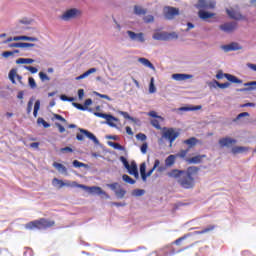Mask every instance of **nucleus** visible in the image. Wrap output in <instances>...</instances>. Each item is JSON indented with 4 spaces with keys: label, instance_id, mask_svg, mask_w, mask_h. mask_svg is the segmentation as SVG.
Here are the masks:
<instances>
[{
    "label": "nucleus",
    "instance_id": "f257e3e1",
    "mask_svg": "<svg viewBox=\"0 0 256 256\" xmlns=\"http://www.w3.org/2000/svg\"><path fill=\"white\" fill-rule=\"evenodd\" d=\"M197 175H199V167L197 166H190L186 171L172 169L167 172V177L170 179H178V183L183 189H193Z\"/></svg>",
    "mask_w": 256,
    "mask_h": 256
},
{
    "label": "nucleus",
    "instance_id": "c85d7f7f",
    "mask_svg": "<svg viewBox=\"0 0 256 256\" xmlns=\"http://www.w3.org/2000/svg\"><path fill=\"white\" fill-rule=\"evenodd\" d=\"M177 159V156L171 154L165 159V166L166 167H173L175 165V161Z\"/></svg>",
    "mask_w": 256,
    "mask_h": 256
},
{
    "label": "nucleus",
    "instance_id": "39448f33",
    "mask_svg": "<svg viewBox=\"0 0 256 256\" xmlns=\"http://www.w3.org/2000/svg\"><path fill=\"white\" fill-rule=\"evenodd\" d=\"M72 187H78V189H84L85 191H89V193H93L95 195H104L105 197H109V195H107V192L103 191V189H101V187H98V186L89 187L83 184H78L77 182H73Z\"/></svg>",
    "mask_w": 256,
    "mask_h": 256
},
{
    "label": "nucleus",
    "instance_id": "7ed1b4c3",
    "mask_svg": "<svg viewBox=\"0 0 256 256\" xmlns=\"http://www.w3.org/2000/svg\"><path fill=\"white\" fill-rule=\"evenodd\" d=\"M179 137V132L174 128H163L162 137L158 140L159 145H163V139L169 141V146L173 147V142Z\"/></svg>",
    "mask_w": 256,
    "mask_h": 256
},
{
    "label": "nucleus",
    "instance_id": "864d4df0",
    "mask_svg": "<svg viewBox=\"0 0 256 256\" xmlns=\"http://www.w3.org/2000/svg\"><path fill=\"white\" fill-rule=\"evenodd\" d=\"M27 114H31V111H33V100H29L26 108Z\"/></svg>",
    "mask_w": 256,
    "mask_h": 256
},
{
    "label": "nucleus",
    "instance_id": "3c124183",
    "mask_svg": "<svg viewBox=\"0 0 256 256\" xmlns=\"http://www.w3.org/2000/svg\"><path fill=\"white\" fill-rule=\"evenodd\" d=\"M24 69H26V71H30V73L32 74H35L37 73V71H39V69L33 66H24Z\"/></svg>",
    "mask_w": 256,
    "mask_h": 256
},
{
    "label": "nucleus",
    "instance_id": "473e14b6",
    "mask_svg": "<svg viewBox=\"0 0 256 256\" xmlns=\"http://www.w3.org/2000/svg\"><path fill=\"white\" fill-rule=\"evenodd\" d=\"M216 227V225H210L201 231H196V235H205V233H211V231H214Z\"/></svg>",
    "mask_w": 256,
    "mask_h": 256
},
{
    "label": "nucleus",
    "instance_id": "5fc2aeb1",
    "mask_svg": "<svg viewBox=\"0 0 256 256\" xmlns=\"http://www.w3.org/2000/svg\"><path fill=\"white\" fill-rule=\"evenodd\" d=\"M149 148V145L147 144V142L143 143L140 147V151L141 153H143V155H145V153H147V149Z\"/></svg>",
    "mask_w": 256,
    "mask_h": 256
},
{
    "label": "nucleus",
    "instance_id": "49530a36",
    "mask_svg": "<svg viewBox=\"0 0 256 256\" xmlns=\"http://www.w3.org/2000/svg\"><path fill=\"white\" fill-rule=\"evenodd\" d=\"M217 87H219V89H227V87H229L231 85V83L226 82V83H219L218 81H215Z\"/></svg>",
    "mask_w": 256,
    "mask_h": 256
},
{
    "label": "nucleus",
    "instance_id": "a878e982",
    "mask_svg": "<svg viewBox=\"0 0 256 256\" xmlns=\"http://www.w3.org/2000/svg\"><path fill=\"white\" fill-rule=\"evenodd\" d=\"M198 17H199L200 19H203V20H205V19H211V17H215V13H209V12H207V11L200 10V11L198 12Z\"/></svg>",
    "mask_w": 256,
    "mask_h": 256
},
{
    "label": "nucleus",
    "instance_id": "f704fd0d",
    "mask_svg": "<svg viewBox=\"0 0 256 256\" xmlns=\"http://www.w3.org/2000/svg\"><path fill=\"white\" fill-rule=\"evenodd\" d=\"M134 13H135V15H146L147 10L144 9L143 7H141V6L135 5L134 6Z\"/></svg>",
    "mask_w": 256,
    "mask_h": 256
},
{
    "label": "nucleus",
    "instance_id": "680f3d73",
    "mask_svg": "<svg viewBox=\"0 0 256 256\" xmlns=\"http://www.w3.org/2000/svg\"><path fill=\"white\" fill-rule=\"evenodd\" d=\"M61 153H73V150L71 147L67 146L60 149Z\"/></svg>",
    "mask_w": 256,
    "mask_h": 256
},
{
    "label": "nucleus",
    "instance_id": "a18cd8bd",
    "mask_svg": "<svg viewBox=\"0 0 256 256\" xmlns=\"http://www.w3.org/2000/svg\"><path fill=\"white\" fill-rule=\"evenodd\" d=\"M28 83L31 89H37V83L35 82V79L33 77L28 78Z\"/></svg>",
    "mask_w": 256,
    "mask_h": 256
},
{
    "label": "nucleus",
    "instance_id": "79ce46f5",
    "mask_svg": "<svg viewBox=\"0 0 256 256\" xmlns=\"http://www.w3.org/2000/svg\"><path fill=\"white\" fill-rule=\"evenodd\" d=\"M15 53H19V50L5 51L2 53V57H5V59H7L8 57H11V55H15Z\"/></svg>",
    "mask_w": 256,
    "mask_h": 256
},
{
    "label": "nucleus",
    "instance_id": "c03bdc74",
    "mask_svg": "<svg viewBox=\"0 0 256 256\" xmlns=\"http://www.w3.org/2000/svg\"><path fill=\"white\" fill-rule=\"evenodd\" d=\"M110 147H113L114 149H118V151H123V146L121 144L116 142H109Z\"/></svg>",
    "mask_w": 256,
    "mask_h": 256
},
{
    "label": "nucleus",
    "instance_id": "774afa93",
    "mask_svg": "<svg viewBox=\"0 0 256 256\" xmlns=\"http://www.w3.org/2000/svg\"><path fill=\"white\" fill-rule=\"evenodd\" d=\"M56 127L58 128L59 133H65V127H63V125L56 123Z\"/></svg>",
    "mask_w": 256,
    "mask_h": 256
},
{
    "label": "nucleus",
    "instance_id": "13d9d810",
    "mask_svg": "<svg viewBox=\"0 0 256 256\" xmlns=\"http://www.w3.org/2000/svg\"><path fill=\"white\" fill-rule=\"evenodd\" d=\"M244 87H251L250 89H256V81L247 82L244 84Z\"/></svg>",
    "mask_w": 256,
    "mask_h": 256
},
{
    "label": "nucleus",
    "instance_id": "4d7b16f0",
    "mask_svg": "<svg viewBox=\"0 0 256 256\" xmlns=\"http://www.w3.org/2000/svg\"><path fill=\"white\" fill-rule=\"evenodd\" d=\"M154 20H155V18L153 17V15H148V16L144 17L145 23H153Z\"/></svg>",
    "mask_w": 256,
    "mask_h": 256
},
{
    "label": "nucleus",
    "instance_id": "cd10ccee",
    "mask_svg": "<svg viewBox=\"0 0 256 256\" xmlns=\"http://www.w3.org/2000/svg\"><path fill=\"white\" fill-rule=\"evenodd\" d=\"M31 63H35V60L32 58H19L16 60L17 65H31Z\"/></svg>",
    "mask_w": 256,
    "mask_h": 256
},
{
    "label": "nucleus",
    "instance_id": "f8f14e48",
    "mask_svg": "<svg viewBox=\"0 0 256 256\" xmlns=\"http://www.w3.org/2000/svg\"><path fill=\"white\" fill-rule=\"evenodd\" d=\"M227 15L230 17V19H235L236 21H240V19H243V15H241V12H239V8H231L226 9Z\"/></svg>",
    "mask_w": 256,
    "mask_h": 256
},
{
    "label": "nucleus",
    "instance_id": "bb28decb",
    "mask_svg": "<svg viewBox=\"0 0 256 256\" xmlns=\"http://www.w3.org/2000/svg\"><path fill=\"white\" fill-rule=\"evenodd\" d=\"M92 73H97V68H90L86 72H84L82 75L76 77V81H81V79H85V77H89V75H92Z\"/></svg>",
    "mask_w": 256,
    "mask_h": 256
},
{
    "label": "nucleus",
    "instance_id": "20e7f679",
    "mask_svg": "<svg viewBox=\"0 0 256 256\" xmlns=\"http://www.w3.org/2000/svg\"><path fill=\"white\" fill-rule=\"evenodd\" d=\"M159 165H161V161H159V159H156L154 161V166L148 172H146L147 165L145 163H142L140 165V175L142 177V180L147 181V177H151L153 175V171H155L157 167H159Z\"/></svg>",
    "mask_w": 256,
    "mask_h": 256
},
{
    "label": "nucleus",
    "instance_id": "052dcab7",
    "mask_svg": "<svg viewBox=\"0 0 256 256\" xmlns=\"http://www.w3.org/2000/svg\"><path fill=\"white\" fill-rule=\"evenodd\" d=\"M97 97H100V99H107V101H111V97H109L106 94H101L99 92H96Z\"/></svg>",
    "mask_w": 256,
    "mask_h": 256
},
{
    "label": "nucleus",
    "instance_id": "6e6d98bb",
    "mask_svg": "<svg viewBox=\"0 0 256 256\" xmlns=\"http://www.w3.org/2000/svg\"><path fill=\"white\" fill-rule=\"evenodd\" d=\"M136 139H138L139 141H147V135H145L143 133H138L136 135Z\"/></svg>",
    "mask_w": 256,
    "mask_h": 256
},
{
    "label": "nucleus",
    "instance_id": "1a4fd4ad",
    "mask_svg": "<svg viewBox=\"0 0 256 256\" xmlns=\"http://www.w3.org/2000/svg\"><path fill=\"white\" fill-rule=\"evenodd\" d=\"M177 15H179V8L168 6L164 9V17L168 20L175 19Z\"/></svg>",
    "mask_w": 256,
    "mask_h": 256
},
{
    "label": "nucleus",
    "instance_id": "603ef678",
    "mask_svg": "<svg viewBox=\"0 0 256 256\" xmlns=\"http://www.w3.org/2000/svg\"><path fill=\"white\" fill-rule=\"evenodd\" d=\"M187 153H189V148H187L186 150H181L178 153V157H181V159H185V157H187Z\"/></svg>",
    "mask_w": 256,
    "mask_h": 256
},
{
    "label": "nucleus",
    "instance_id": "de8ad7c7",
    "mask_svg": "<svg viewBox=\"0 0 256 256\" xmlns=\"http://www.w3.org/2000/svg\"><path fill=\"white\" fill-rule=\"evenodd\" d=\"M148 115L149 117H154V119H159V121H164L163 117L157 115V112L155 111H150Z\"/></svg>",
    "mask_w": 256,
    "mask_h": 256
},
{
    "label": "nucleus",
    "instance_id": "09e8293b",
    "mask_svg": "<svg viewBox=\"0 0 256 256\" xmlns=\"http://www.w3.org/2000/svg\"><path fill=\"white\" fill-rule=\"evenodd\" d=\"M73 107H75L76 109H79V111H87V107L77 103V102H73L72 103Z\"/></svg>",
    "mask_w": 256,
    "mask_h": 256
},
{
    "label": "nucleus",
    "instance_id": "6ab92c4d",
    "mask_svg": "<svg viewBox=\"0 0 256 256\" xmlns=\"http://www.w3.org/2000/svg\"><path fill=\"white\" fill-rule=\"evenodd\" d=\"M172 79H174V81H187V79H193V75L176 73L172 75Z\"/></svg>",
    "mask_w": 256,
    "mask_h": 256
},
{
    "label": "nucleus",
    "instance_id": "c756f323",
    "mask_svg": "<svg viewBox=\"0 0 256 256\" xmlns=\"http://www.w3.org/2000/svg\"><path fill=\"white\" fill-rule=\"evenodd\" d=\"M52 166L59 172V173H65L67 174V167L65 165L59 163V162H54Z\"/></svg>",
    "mask_w": 256,
    "mask_h": 256
},
{
    "label": "nucleus",
    "instance_id": "72a5a7b5",
    "mask_svg": "<svg viewBox=\"0 0 256 256\" xmlns=\"http://www.w3.org/2000/svg\"><path fill=\"white\" fill-rule=\"evenodd\" d=\"M15 41H37V38L35 37H29V36H15Z\"/></svg>",
    "mask_w": 256,
    "mask_h": 256
},
{
    "label": "nucleus",
    "instance_id": "a211bd4d",
    "mask_svg": "<svg viewBox=\"0 0 256 256\" xmlns=\"http://www.w3.org/2000/svg\"><path fill=\"white\" fill-rule=\"evenodd\" d=\"M8 77H9L11 83H13V84L16 83L15 78L17 79V81H19V83H23V82H21L23 77L21 75L17 74V69H15V68L10 70Z\"/></svg>",
    "mask_w": 256,
    "mask_h": 256
},
{
    "label": "nucleus",
    "instance_id": "ddd939ff",
    "mask_svg": "<svg viewBox=\"0 0 256 256\" xmlns=\"http://www.w3.org/2000/svg\"><path fill=\"white\" fill-rule=\"evenodd\" d=\"M127 35H129V37H130V39H132V41H139L140 43H145V35L142 32L135 33L131 30H128Z\"/></svg>",
    "mask_w": 256,
    "mask_h": 256
},
{
    "label": "nucleus",
    "instance_id": "e2e57ef3",
    "mask_svg": "<svg viewBox=\"0 0 256 256\" xmlns=\"http://www.w3.org/2000/svg\"><path fill=\"white\" fill-rule=\"evenodd\" d=\"M83 97H85V90L79 89V90H78V99H79L80 101H82V100H83Z\"/></svg>",
    "mask_w": 256,
    "mask_h": 256
},
{
    "label": "nucleus",
    "instance_id": "4c0bfd02",
    "mask_svg": "<svg viewBox=\"0 0 256 256\" xmlns=\"http://www.w3.org/2000/svg\"><path fill=\"white\" fill-rule=\"evenodd\" d=\"M123 181H125V183H129V185H135V180H133V178H131L129 175L124 174L122 176Z\"/></svg>",
    "mask_w": 256,
    "mask_h": 256
},
{
    "label": "nucleus",
    "instance_id": "423d86ee",
    "mask_svg": "<svg viewBox=\"0 0 256 256\" xmlns=\"http://www.w3.org/2000/svg\"><path fill=\"white\" fill-rule=\"evenodd\" d=\"M178 35L175 32H157L153 35V39L156 41H171V39H178Z\"/></svg>",
    "mask_w": 256,
    "mask_h": 256
},
{
    "label": "nucleus",
    "instance_id": "6e6552de",
    "mask_svg": "<svg viewBox=\"0 0 256 256\" xmlns=\"http://www.w3.org/2000/svg\"><path fill=\"white\" fill-rule=\"evenodd\" d=\"M94 115L96 117H100V119H106L107 124L110 127H115V123H113V121H119V119H117L116 117H114L111 114H104V113H101V112H95Z\"/></svg>",
    "mask_w": 256,
    "mask_h": 256
},
{
    "label": "nucleus",
    "instance_id": "b1692460",
    "mask_svg": "<svg viewBox=\"0 0 256 256\" xmlns=\"http://www.w3.org/2000/svg\"><path fill=\"white\" fill-rule=\"evenodd\" d=\"M52 185L54 187H57V185H58V189H63V187H70L71 186L70 184H67V183L63 182V180H60L58 178H54L52 180Z\"/></svg>",
    "mask_w": 256,
    "mask_h": 256
},
{
    "label": "nucleus",
    "instance_id": "2eb2a0df",
    "mask_svg": "<svg viewBox=\"0 0 256 256\" xmlns=\"http://www.w3.org/2000/svg\"><path fill=\"white\" fill-rule=\"evenodd\" d=\"M207 155L202 154V155H196L191 158H187L186 162L188 165H198V163H203V159H205Z\"/></svg>",
    "mask_w": 256,
    "mask_h": 256
},
{
    "label": "nucleus",
    "instance_id": "0eeeda50",
    "mask_svg": "<svg viewBox=\"0 0 256 256\" xmlns=\"http://www.w3.org/2000/svg\"><path fill=\"white\" fill-rule=\"evenodd\" d=\"M80 133L82 134H77L76 135V139L78 141H83L85 139V137L83 135H85L88 139H90L91 141H93V143H95V145H99V139H97V136L94 135L93 133L89 132L88 130H85L83 128L79 129Z\"/></svg>",
    "mask_w": 256,
    "mask_h": 256
},
{
    "label": "nucleus",
    "instance_id": "58836bf2",
    "mask_svg": "<svg viewBox=\"0 0 256 256\" xmlns=\"http://www.w3.org/2000/svg\"><path fill=\"white\" fill-rule=\"evenodd\" d=\"M157 88L155 87V78H151L149 85V93H156Z\"/></svg>",
    "mask_w": 256,
    "mask_h": 256
},
{
    "label": "nucleus",
    "instance_id": "bf43d9fd",
    "mask_svg": "<svg viewBox=\"0 0 256 256\" xmlns=\"http://www.w3.org/2000/svg\"><path fill=\"white\" fill-rule=\"evenodd\" d=\"M242 117H249V113L248 112H242V113L238 114L234 121H239V119H242Z\"/></svg>",
    "mask_w": 256,
    "mask_h": 256
},
{
    "label": "nucleus",
    "instance_id": "aec40b11",
    "mask_svg": "<svg viewBox=\"0 0 256 256\" xmlns=\"http://www.w3.org/2000/svg\"><path fill=\"white\" fill-rule=\"evenodd\" d=\"M224 51L229 52V51H239L242 49V47L239 45L237 42H232L228 45L223 46Z\"/></svg>",
    "mask_w": 256,
    "mask_h": 256
},
{
    "label": "nucleus",
    "instance_id": "0e129e2a",
    "mask_svg": "<svg viewBox=\"0 0 256 256\" xmlns=\"http://www.w3.org/2000/svg\"><path fill=\"white\" fill-rule=\"evenodd\" d=\"M187 237H189V234L188 235H184L180 238H178L177 240H175V245H179L181 243V241H184V239H187Z\"/></svg>",
    "mask_w": 256,
    "mask_h": 256
},
{
    "label": "nucleus",
    "instance_id": "5701e85b",
    "mask_svg": "<svg viewBox=\"0 0 256 256\" xmlns=\"http://www.w3.org/2000/svg\"><path fill=\"white\" fill-rule=\"evenodd\" d=\"M184 145H188V149H193L195 145L199 143V140L195 137H191L183 141Z\"/></svg>",
    "mask_w": 256,
    "mask_h": 256
},
{
    "label": "nucleus",
    "instance_id": "412c9836",
    "mask_svg": "<svg viewBox=\"0 0 256 256\" xmlns=\"http://www.w3.org/2000/svg\"><path fill=\"white\" fill-rule=\"evenodd\" d=\"M130 175H133L136 179H139V171L137 170V164L132 163L126 167Z\"/></svg>",
    "mask_w": 256,
    "mask_h": 256
},
{
    "label": "nucleus",
    "instance_id": "37998d69",
    "mask_svg": "<svg viewBox=\"0 0 256 256\" xmlns=\"http://www.w3.org/2000/svg\"><path fill=\"white\" fill-rule=\"evenodd\" d=\"M39 77L43 83H45V81H51V78L44 72H40Z\"/></svg>",
    "mask_w": 256,
    "mask_h": 256
},
{
    "label": "nucleus",
    "instance_id": "7c9ffc66",
    "mask_svg": "<svg viewBox=\"0 0 256 256\" xmlns=\"http://www.w3.org/2000/svg\"><path fill=\"white\" fill-rule=\"evenodd\" d=\"M245 151H249V148L244 146H235L232 148L233 155H239V153H245Z\"/></svg>",
    "mask_w": 256,
    "mask_h": 256
},
{
    "label": "nucleus",
    "instance_id": "9b49d317",
    "mask_svg": "<svg viewBox=\"0 0 256 256\" xmlns=\"http://www.w3.org/2000/svg\"><path fill=\"white\" fill-rule=\"evenodd\" d=\"M107 186L109 187V189L115 192V195L116 197H118V199H123V197H125V194L127 193V191H125V189L123 188L117 190V187H119V183L117 182L108 184Z\"/></svg>",
    "mask_w": 256,
    "mask_h": 256
},
{
    "label": "nucleus",
    "instance_id": "a19ab883",
    "mask_svg": "<svg viewBox=\"0 0 256 256\" xmlns=\"http://www.w3.org/2000/svg\"><path fill=\"white\" fill-rule=\"evenodd\" d=\"M201 109V105L194 106L192 108L189 107H182L180 108V111H199Z\"/></svg>",
    "mask_w": 256,
    "mask_h": 256
},
{
    "label": "nucleus",
    "instance_id": "4468645a",
    "mask_svg": "<svg viewBox=\"0 0 256 256\" xmlns=\"http://www.w3.org/2000/svg\"><path fill=\"white\" fill-rule=\"evenodd\" d=\"M221 31H224V33H233L235 29H237V23L236 22H228L220 25Z\"/></svg>",
    "mask_w": 256,
    "mask_h": 256
},
{
    "label": "nucleus",
    "instance_id": "c9c22d12",
    "mask_svg": "<svg viewBox=\"0 0 256 256\" xmlns=\"http://www.w3.org/2000/svg\"><path fill=\"white\" fill-rule=\"evenodd\" d=\"M37 123H38L39 125H43V128H44V129H49V127H51V124L47 123V121H45V119H43L42 117H39V118L37 119Z\"/></svg>",
    "mask_w": 256,
    "mask_h": 256
},
{
    "label": "nucleus",
    "instance_id": "338daca9",
    "mask_svg": "<svg viewBox=\"0 0 256 256\" xmlns=\"http://www.w3.org/2000/svg\"><path fill=\"white\" fill-rule=\"evenodd\" d=\"M136 197H141V195L145 194V190L137 189L134 191Z\"/></svg>",
    "mask_w": 256,
    "mask_h": 256
},
{
    "label": "nucleus",
    "instance_id": "393cba45",
    "mask_svg": "<svg viewBox=\"0 0 256 256\" xmlns=\"http://www.w3.org/2000/svg\"><path fill=\"white\" fill-rule=\"evenodd\" d=\"M138 62L144 65V67H148L149 69H152V71H155V66L153 65V63H151V61H149V59L139 58Z\"/></svg>",
    "mask_w": 256,
    "mask_h": 256
},
{
    "label": "nucleus",
    "instance_id": "8fccbe9b",
    "mask_svg": "<svg viewBox=\"0 0 256 256\" xmlns=\"http://www.w3.org/2000/svg\"><path fill=\"white\" fill-rule=\"evenodd\" d=\"M87 165L83 162H80L78 160H74L73 161V167H76V168H81V167H86Z\"/></svg>",
    "mask_w": 256,
    "mask_h": 256
},
{
    "label": "nucleus",
    "instance_id": "f3484780",
    "mask_svg": "<svg viewBox=\"0 0 256 256\" xmlns=\"http://www.w3.org/2000/svg\"><path fill=\"white\" fill-rule=\"evenodd\" d=\"M77 13H79V10H77L75 8L67 10L62 15V19H64V21H69V19H75V17H77Z\"/></svg>",
    "mask_w": 256,
    "mask_h": 256
},
{
    "label": "nucleus",
    "instance_id": "4be33fe9",
    "mask_svg": "<svg viewBox=\"0 0 256 256\" xmlns=\"http://www.w3.org/2000/svg\"><path fill=\"white\" fill-rule=\"evenodd\" d=\"M8 47H16L20 49H25V47H35V44L27 43V42H17V43H11Z\"/></svg>",
    "mask_w": 256,
    "mask_h": 256
},
{
    "label": "nucleus",
    "instance_id": "2f4dec72",
    "mask_svg": "<svg viewBox=\"0 0 256 256\" xmlns=\"http://www.w3.org/2000/svg\"><path fill=\"white\" fill-rule=\"evenodd\" d=\"M225 76V79H227L228 81H230V83H237V84H241L243 83V81L239 78H237L236 76L234 75H231V74H224Z\"/></svg>",
    "mask_w": 256,
    "mask_h": 256
},
{
    "label": "nucleus",
    "instance_id": "9d476101",
    "mask_svg": "<svg viewBox=\"0 0 256 256\" xmlns=\"http://www.w3.org/2000/svg\"><path fill=\"white\" fill-rule=\"evenodd\" d=\"M217 2L215 0H199V4L196 5L197 9H215Z\"/></svg>",
    "mask_w": 256,
    "mask_h": 256
},
{
    "label": "nucleus",
    "instance_id": "dca6fc26",
    "mask_svg": "<svg viewBox=\"0 0 256 256\" xmlns=\"http://www.w3.org/2000/svg\"><path fill=\"white\" fill-rule=\"evenodd\" d=\"M220 147H231V145H235L237 143V140L231 138V137H224V138H221L219 141H218Z\"/></svg>",
    "mask_w": 256,
    "mask_h": 256
},
{
    "label": "nucleus",
    "instance_id": "69168bd1",
    "mask_svg": "<svg viewBox=\"0 0 256 256\" xmlns=\"http://www.w3.org/2000/svg\"><path fill=\"white\" fill-rule=\"evenodd\" d=\"M120 161L123 163L124 167H129V161H127V159L125 157H120Z\"/></svg>",
    "mask_w": 256,
    "mask_h": 256
},
{
    "label": "nucleus",
    "instance_id": "f03ea898",
    "mask_svg": "<svg viewBox=\"0 0 256 256\" xmlns=\"http://www.w3.org/2000/svg\"><path fill=\"white\" fill-rule=\"evenodd\" d=\"M55 221L53 220H47L46 218H40L38 220H33L25 224V229L28 231H35L37 229L38 231H41L43 229H49L51 227H54Z\"/></svg>",
    "mask_w": 256,
    "mask_h": 256
},
{
    "label": "nucleus",
    "instance_id": "e433bc0d",
    "mask_svg": "<svg viewBox=\"0 0 256 256\" xmlns=\"http://www.w3.org/2000/svg\"><path fill=\"white\" fill-rule=\"evenodd\" d=\"M150 123L155 129L161 130V122L159 121V118L152 119Z\"/></svg>",
    "mask_w": 256,
    "mask_h": 256
},
{
    "label": "nucleus",
    "instance_id": "ea45409f",
    "mask_svg": "<svg viewBox=\"0 0 256 256\" xmlns=\"http://www.w3.org/2000/svg\"><path fill=\"white\" fill-rule=\"evenodd\" d=\"M120 115H122L124 119H128L129 121H133L134 123H137V119L131 117L128 112L120 111Z\"/></svg>",
    "mask_w": 256,
    "mask_h": 256
}]
</instances>
